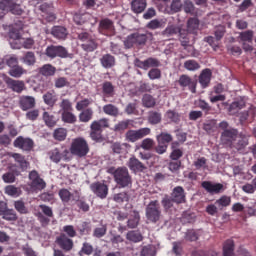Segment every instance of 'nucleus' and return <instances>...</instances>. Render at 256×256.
Masks as SVG:
<instances>
[{"instance_id":"f257e3e1","label":"nucleus","mask_w":256,"mask_h":256,"mask_svg":"<svg viewBox=\"0 0 256 256\" xmlns=\"http://www.w3.org/2000/svg\"><path fill=\"white\" fill-rule=\"evenodd\" d=\"M108 173L113 175L114 181L119 189H125L127 187H131L133 185V178L129 173V169L127 167H111L108 169Z\"/></svg>"},{"instance_id":"f03ea898","label":"nucleus","mask_w":256,"mask_h":256,"mask_svg":"<svg viewBox=\"0 0 256 256\" xmlns=\"http://www.w3.org/2000/svg\"><path fill=\"white\" fill-rule=\"evenodd\" d=\"M103 129H109V118L94 120L90 125V138L96 143L103 141Z\"/></svg>"},{"instance_id":"7ed1b4c3","label":"nucleus","mask_w":256,"mask_h":256,"mask_svg":"<svg viewBox=\"0 0 256 256\" xmlns=\"http://www.w3.org/2000/svg\"><path fill=\"white\" fill-rule=\"evenodd\" d=\"M145 215L148 223H153L154 225L161 221L163 213L161 212V204L159 200H151L145 209Z\"/></svg>"},{"instance_id":"20e7f679","label":"nucleus","mask_w":256,"mask_h":256,"mask_svg":"<svg viewBox=\"0 0 256 256\" xmlns=\"http://www.w3.org/2000/svg\"><path fill=\"white\" fill-rule=\"evenodd\" d=\"M70 153L75 157H87L89 153V143L83 137H78L72 140L70 145Z\"/></svg>"},{"instance_id":"39448f33","label":"nucleus","mask_w":256,"mask_h":256,"mask_svg":"<svg viewBox=\"0 0 256 256\" xmlns=\"http://www.w3.org/2000/svg\"><path fill=\"white\" fill-rule=\"evenodd\" d=\"M149 39V36L147 34L143 33H132L126 37V39L123 41L124 43V49H133V47H143L146 45L147 41Z\"/></svg>"},{"instance_id":"423d86ee","label":"nucleus","mask_w":256,"mask_h":256,"mask_svg":"<svg viewBox=\"0 0 256 256\" xmlns=\"http://www.w3.org/2000/svg\"><path fill=\"white\" fill-rule=\"evenodd\" d=\"M78 41L81 42V48L86 53H93L95 49H97L98 44L97 40L93 38V35L89 34L88 32H81L78 34Z\"/></svg>"},{"instance_id":"0eeeda50","label":"nucleus","mask_w":256,"mask_h":256,"mask_svg":"<svg viewBox=\"0 0 256 256\" xmlns=\"http://www.w3.org/2000/svg\"><path fill=\"white\" fill-rule=\"evenodd\" d=\"M49 159L52 163H61V161H69V149L65 146L54 148L48 152Z\"/></svg>"},{"instance_id":"6e6552de","label":"nucleus","mask_w":256,"mask_h":256,"mask_svg":"<svg viewBox=\"0 0 256 256\" xmlns=\"http://www.w3.org/2000/svg\"><path fill=\"white\" fill-rule=\"evenodd\" d=\"M151 135V128H140L138 130H128L125 134V139L128 143H137V141Z\"/></svg>"},{"instance_id":"1a4fd4ad","label":"nucleus","mask_w":256,"mask_h":256,"mask_svg":"<svg viewBox=\"0 0 256 256\" xmlns=\"http://www.w3.org/2000/svg\"><path fill=\"white\" fill-rule=\"evenodd\" d=\"M0 11L12 13V15H23L21 5L17 4L15 0H0Z\"/></svg>"},{"instance_id":"9d476101","label":"nucleus","mask_w":256,"mask_h":256,"mask_svg":"<svg viewBox=\"0 0 256 256\" xmlns=\"http://www.w3.org/2000/svg\"><path fill=\"white\" fill-rule=\"evenodd\" d=\"M98 33L105 37H113L115 35V23L109 18L101 19L98 25Z\"/></svg>"},{"instance_id":"9b49d317","label":"nucleus","mask_w":256,"mask_h":256,"mask_svg":"<svg viewBox=\"0 0 256 256\" xmlns=\"http://www.w3.org/2000/svg\"><path fill=\"white\" fill-rule=\"evenodd\" d=\"M45 55L46 57H49V59H55L56 57L65 59L69 56V52L67 51V48L61 45H50L46 48Z\"/></svg>"},{"instance_id":"f8f14e48","label":"nucleus","mask_w":256,"mask_h":256,"mask_svg":"<svg viewBox=\"0 0 256 256\" xmlns=\"http://www.w3.org/2000/svg\"><path fill=\"white\" fill-rule=\"evenodd\" d=\"M178 85L181 89H189L192 93H197V80L191 78L187 74H182L177 80Z\"/></svg>"},{"instance_id":"ddd939ff","label":"nucleus","mask_w":256,"mask_h":256,"mask_svg":"<svg viewBox=\"0 0 256 256\" xmlns=\"http://www.w3.org/2000/svg\"><path fill=\"white\" fill-rule=\"evenodd\" d=\"M39 10L42 13L43 19H45L47 23H53V21L57 20V15L55 14V6H53V3H43L40 5Z\"/></svg>"},{"instance_id":"4468645a","label":"nucleus","mask_w":256,"mask_h":256,"mask_svg":"<svg viewBox=\"0 0 256 256\" xmlns=\"http://www.w3.org/2000/svg\"><path fill=\"white\" fill-rule=\"evenodd\" d=\"M29 179L31 181L30 187L34 191H43V189L47 187V183H45V180H43L41 176H39V172H37L36 170H32L29 173Z\"/></svg>"},{"instance_id":"2eb2a0df","label":"nucleus","mask_w":256,"mask_h":256,"mask_svg":"<svg viewBox=\"0 0 256 256\" xmlns=\"http://www.w3.org/2000/svg\"><path fill=\"white\" fill-rule=\"evenodd\" d=\"M90 189L99 199H107V195H109V186L105 183L94 182L90 185Z\"/></svg>"},{"instance_id":"dca6fc26","label":"nucleus","mask_w":256,"mask_h":256,"mask_svg":"<svg viewBox=\"0 0 256 256\" xmlns=\"http://www.w3.org/2000/svg\"><path fill=\"white\" fill-rule=\"evenodd\" d=\"M239 135V130L235 128H229V130H225L221 133V142L223 145H228L231 147L233 143L237 140V136Z\"/></svg>"},{"instance_id":"f3484780","label":"nucleus","mask_w":256,"mask_h":256,"mask_svg":"<svg viewBox=\"0 0 256 256\" xmlns=\"http://www.w3.org/2000/svg\"><path fill=\"white\" fill-rule=\"evenodd\" d=\"M13 145L22 151H31L33 147H35V142H33V139L31 138L19 136L14 140Z\"/></svg>"},{"instance_id":"a211bd4d","label":"nucleus","mask_w":256,"mask_h":256,"mask_svg":"<svg viewBox=\"0 0 256 256\" xmlns=\"http://www.w3.org/2000/svg\"><path fill=\"white\" fill-rule=\"evenodd\" d=\"M201 187L210 193V195H219L225 191V186L221 183H213L211 181H203Z\"/></svg>"},{"instance_id":"6ab92c4d","label":"nucleus","mask_w":256,"mask_h":256,"mask_svg":"<svg viewBox=\"0 0 256 256\" xmlns=\"http://www.w3.org/2000/svg\"><path fill=\"white\" fill-rule=\"evenodd\" d=\"M5 83L8 89H11L14 93H23L25 91V82L23 80H15L10 77L5 78Z\"/></svg>"},{"instance_id":"aec40b11","label":"nucleus","mask_w":256,"mask_h":256,"mask_svg":"<svg viewBox=\"0 0 256 256\" xmlns=\"http://www.w3.org/2000/svg\"><path fill=\"white\" fill-rule=\"evenodd\" d=\"M55 243L62 249V251H65L66 253L71 251L73 249V240L65 234H60L57 238Z\"/></svg>"},{"instance_id":"412c9836","label":"nucleus","mask_w":256,"mask_h":256,"mask_svg":"<svg viewBox=\"0 0 256 256\" xmlns=\"http://www.w3.org/2000/svg\"><path fill=\"white\" fill-rule=\"evenodd\" d=\"M127 167L132 171V173H143L147 166L143 164L137 157L131 156L127 162Z\"/></svg>"},{"instance_id":"4be33fe9","label":"nucleus","mask_w":256,"mask_h":256,"mask_svg":"<svg viewBox=\"0 0 256 256\" xmlns=\"http://www.w3.org/2000/svg\"><path fill=\"white\" fill-rule=\"evenodd\" d=\"M211 77H213V72L211 69L206 68L201 71L198 81L202 87V89H207L209 85L211 84Z\"/></svg>"},{"instance_id":"5701e85b","label":"nucleus","mask_w":256,"mask_h":256,"mask_svg":"<svg viewBox=\"0 0 256 256\" xmlns=\"http://www.w3.org/2000/svg\"><path fill=\"white\" fill-rule=\"evenodd\" d=\"M174 203L177 205H181V203H185L186 201V196H185V189L181 186H176L170 196Z\"/></svg>"},{"instance_id":"b1692460","label":"nucleus","mask_w":256,"mask_h":256,"mask_svg":"<svg viewBox=\"0 0 256 256\" xmlns=\"http://www.w3.org/2000/svg\"><path fill=\"white\" fill-rule=\"evenodd\" d=\"M51 35L59 41H65L69 35V31L65 26H53L51 28Z\"/></svg>"},{"instance_id":"393cba45","label":"nucleus","mask_w":256,"mask_h":256,"mask_svg":"<svg viewBox=\"0 0 256 256\" xmlns=\"http://www.w3.org/2000/svg\"><path fill=\"white\" fill-rule=\"evenodd\" d=\"M19 107L22 111H29L35 107V97L33 96H21L19 98Z\"/></svg>"},{"instance_id":"a878e982","label":"nucleus","mask_w":256,"mask_h":256,"mask_svg":"<svg viewBox=\"0 0 256 256\" xmlns=\"http://www.w3.org/2000/svg\"><path fill=\"white\" fill-rule=\"evenodd\" d=\"M249 145V138L243 134H238L236 137V140L234 143H232V146H230L232 149H236L237 151H243L245 147Z\"/></svg>"},{"instance_id":"bb28decb","label":"nucleus","mask_w":256,"mask_h":256,"mask_svg":"<svg viewBox=\"0 0 256 256\" xmlns=\"http://www.w3.org/2000/svg\"><path fill=\"white\" fill-rule=\"evenodd\" d=\"M75 194L76 196L73 200L76 201L78 209H80V211H83V213L89 212V209H91V207L89 206V203H87V200H85L84 197L80 198L78 191H75Z\"/></svg>"},{"instance_id":"cd10ccee","label":"nucleus","mask_w":256,"mask_h":256,"mask_svg":"<svg viewBox=\"0 0 256 256\" xmlns=\"http://www.w3.org/2000/svg\"><path fill=\"white\" fill-rule=\"evenodd\" d=\"M131 9L133 13H143L147 9V0H132Z\"/></svg>"},{"instance_id":"c85d7f7f","label":"nucleus","mask_w":256,"mask_h":256,"mask_svg":"<svg viewBox=\"0 0 256 256\" xmlns=\"http://www.w3.org/2000/svg\"><path fill=\"white\" fill-rule=\"evenodd\" d=\"M245 107V101H234L232 102L228 107V113L229 115H237L241 109H244Z\"/></svg>"},{"instance_id":"c756f323","label":"nucleus","mask_w":256,"mask_h":256,"mask_svg":"<svg viewBox=\"0 0 256 256\" xmlns=\"http://www.w3.org/2000/svg\"><path fill=\"white\" fill-rule=\"evenodd\" d=\"M100 63L105 69H111V67H115V57L111 54H105L101 57Z\"/></svg>"},{"instance_id":"7c9ffc66","label":"nucleus","mask_w":256,"mask_h":256,"mask_svg":"<svg viewBox=\"0 0 256 256\" xmlns=\"http://www.w3.org/2000/svg\"><path fill=\"white\" fill-rule=\"evenodd\" d=\"M56 72L57 68H55L51 64H45L39 68L40 75H43L44 77H53V75H55Z\"/></svg>"},{"instance_id":"2f4dec72","label":"nucleus","mask_w":256,"mask_h":256,"mask_svg":"<svg viewBox=\"0 0 256 256\" xmlns=\"http://www.w3.org/2000/svg\"><path fill=\"white\" fill-rule=\"evenodd\" d=\"M235 253V242L231 239H228L223 244V255L224 256H233Z\"/></svg>"},{"instance_id":"473e14b6","label":"nucleus","mask_w":256,"mask_h":256,"mask_svg":"<svg viewBox=\"0 0 256 256\" xmlns=\"http://www.w3.org/2000/svg\"><path fill=\"white\" fill-rule=\"evenodd\" d=\"M102 93L104 97H114L115 95V86H113V83L109 81H105L102 84Z\"/></svg>"},{"instance_id":"72a5a7b5","label":"nucleus","mask_w":256,"mask_h":256,"mask_svg":"<svg viewBox=\"0 0 256 256\" xmlns=\"http://www.w3.org/2000/svg\"><path fill=\"white\" fill-rule=\"evenodd\" d=\"M93 109L86 108L78 116L80 123H89L93 119Z\"/></svg>"},{"instance_id":"f704fd0d","label":"nucleus","mask_w":256,"mask_h":256,"mask_svg":"<svg viewBox=\"0 0 256 256\" xmlns=\"http://www.w3.org/2000/svg\"><path fill=\"white\" fill-rule=\"evenodd\" d=\"M43 101L48 107H55V103H57V94L55 92H46L43 95Z\"/></svg>"},{"instance_id":"c9c22d12","label":"nucleus","mask_w":256,"mask_h":256,"mask_svg":"<svg viewBox=\"0 0 256 256\" xmlns=\"http://www.w3.org/2000/svg\"><path fill=\"white\" fill-rule=\"evenodd\" d=\"M102 109L105 115H109L110 117H119V107L113 104H106Z\"/></svg>"},{"instance_id":"e433bc0d","label":"nucleus","mask_w":256,"mask_h":256,"mask_svg":"<svg viewBox=\"0 0 256 256\" xmlns=\"http://www.w3.org/2000/svg\"><path fill=\"white\" fill-rule=\"evenodd\" d=\"M187 31L192 33V35H196L197 31H199V19L189 18L187 21Z\"/></svg>"},{"instance_id":"4c0bfd02","label":"nucleus","mask_w":256,"mask_h":256,"mask_svg":"<svg viewBox=\"0 0 256 256\" xmlns=\"http://www.w3.org/2000/svg\"><path fill=\"white\" fill-rule=\"evenodd\" d=\"M139 221H141V215L139 211L134 210L132 212V218H130L127 223L129 229H136V227L139 226Z\"/></svg>"},{"instance_id":"58836bf2","label":"nucleus","mask_w":256,"mask_h":256,"mask_svg":"<svg viewBox=\"0 0 256 256\" xmlns=\"http://www.w3.org/2000/svg\"><path fill=\"white\" fill-rule=\"evenodd\" d=\"M179 31H181V27L172 24V25H168L162 32V35L164 37H173V35H177L179 33Z\"/></svg>"},{"instance_id":"ea45409f","label":"nucleus","mask_w":256,"mask_h":256,"mask_svg":"<svg viewBox=\"0 0 256 256\" xmlns=\"http://www.w3.org/2000/svg\"><path fill=\"white\" fill-rule=\"evenodd\" d=\"M254 35L253 30H246L239 33L238 39H240L242 43H253Z\"/></svg>"},{"instance_id":"a19ab883","label":"nucleus","mask_w":256,"mask_h":256,"mask_svg":"<svg viewBox=\"0 0 256 256\" xmlns=\"http://www.w3.org/2000/svg\"><path fill=\"white\" fill-rule=\"evenodd\" d=\"M157 143L160 145H168L173 141V136L169 133L162 132L159 135L156 136Z\"/></svg>"},{"instance_id":"79ce46f5","label":"nucleus","mask_w":256,"mask_h":256,"mask_svg":"<svg viewBox=\"0 0 256 256\" xmlns=\"http://www.w3.org/2000/svg\"><path fill=\"white\" fill-rule=\"evenodd\" d=\"M61 119L63 123H69L70 125L77 123V116L71 111L61 112Z\"/></svg>"},{"instance_id":"37998d69","label":"nucleus","mask_w":256,"mask_h":256,"mask_svg":"<svg viewBox=\"0 0 256 256\" xmlns=\"http://www.w3.org/2000/svg\"><path fill=\"white\" fill-rule=\"evenodd\" d=\"M148 121L150 125H159L162 121V115L157 111H150L148 115Z\"/></svg>"},{"instance_id":"c03bdc74","label":"nucleus","mask_w":256,"mask_h":256,"mask_svg":"<svg viewBox=\"0 0 256 256\" xmlns=\"http://www.w3.org/2000/svg\"><path fill=\"white\" fill-rule=\"evenodd\" d=\"M25 73H27V70H25L22 66H19V64L9 70V75L15 79H19V77L25 75Z\"/></svg>"},{"instance_id":"a18cd8bd","label":"nucleus","mask_w":256,"mask_h":256,"mask_svg":"<svg viewBox=\"0 0 256 256\" xmlns=\"http://www.w3.org/2000/svg\"><path fill=\"white\" fill-rule=\"evenodd\" d=\"M14 208L20 215H27V213H29V208L25 205L23 200L14 201Z\"/></svg>"},{"instance_id":"49530a36","label":"nucleus","mask_w":256,"mask_h":256,"mask_svg":"<svg viewBox=\"0 0 256 256\" xmlns=\"http://www.w3.org/2000/svg\"><path fill=\"white\" fill-rule=\"evenodd\" d=\"M4 191L9 197H19L21 195V188L16 187L15 185L6 186Z\"/></svg>"},{"instance_id":"de8ad7c7","label":"nucleus","mask_w":256,"mask_h":256,"mask_svg":"<svg viewBox=\"0 0 256 256\" xmlns=\"http://www.w3.org/2000/svg\"><path fill=\"white\" fill-rule=\"evenodd\" d=\"M42 117L47 127H55V125H57V119L49 112H44Z\"/></svg>"},{"instance_id":"09e8293b","label":"nucleus","mask_w":256,"mask_h":256,"mask_svg":"<svg viewBox=\"0 0 256 256\" xmlns=\"http://www.w3.org/2000/svg\"><path fill=\"white\" fill-rule=\"evenodd\" d=\"M23 63L25 65L33 66L37 63V58L35 57V52L28 51L22 58Z\"/></svg>"},{"instance_id":"8fccbe9b","label":"nucleus","mask_w":256,"mask_h":256,"mask_svg":"<svg viewBox=\"0 0 256 256\" xmlns=\"http://www.w3.org/2000/svg\"><path fill=\"white\" fill-rule=\"evenodd\" d=\"M129 199H131V197L127 192H120L113 196V201H115V203H129Z\"/></svg>"},{"instance_id":"3c124183","label":"nucleus","mask_w":256,"mask_h":256,"mask_svg":"<svg viewBox=\"0 0 256 256\" xmlns=\"http://www.w3.org/2000/svg\"><path fill=\"white\" fill-rule=\"evenodd\" d=\"M166 117L171 121L172 123L179 124L181 122V114H179L175 110H168L166 112Z\"/></svg>"},{"instance_id":"603ef678","label":"nucleus","mask_w":256,"mask_h":256,"mask_svg":"<svg viewBox=\"0 0 256 256\" xmlns=\"http://www.w3.org/2000/svg\"><path fill=\"white\" fill-rule=\"evenodd\" d=\"M131 124V120H123L114 125V131L116 133H123L126 129H129V125Z\"/></svg>"},{"instance_id":"864d4df0","label":"nucleus","mask_w":256,"mask_h":256,"mask_svg":"<svg viewBox=\"0 0 256 256\" xmlns=\"http://www.w3.org/2000/svg\"><path fill=\"white\" fill-rule=\"evenodd\" d=\"M126 239H128V241H132L133 243H139L143 241V235L137 231H130L127 233Z\"/></svg>"},{"instance_id":"5fc2aeb1","label":"nucleus","mask_w":256,"mask_h":256,"mask_svg":"<svg viewBox=\"0 0 256 256\" xmlns=\"http://www.w3.org/2000/svg\"><path fill=\"white\" fill-rule=\"evenodd\" d=\"M182 9L189 15H195V13H197V11L195 10V4H193V2H191L190 0L184 1Z\"/></svg>"},{"instance_id":"6e6d98bb","label":"nucleus","mask_w":256,"mask_h":256,"mask_svg":"<svg viewBox=\"0 0 256 256\" xmlns=\"http://www.w3.org/2000/svg\"><path fill=\"white\" fill-rule=\"evenodd\" d=\"M54 139L56 141H65L67 139V129L65 128H58L53 133Z\"/></svg>"},{"instance_id":"4d7b16f0","label":"nucleus","mask_w":256,"mask_h":256,"mask_svg":"<svg viewBox=\"0 0 256 256\" xmlns=\"http://www.w3.org/2000/svg\"><path fill=\"white\" fill-rule=\"evenodd\" d=\"M60 113H65L67 111H73V104L70 99H62L59 104Z\"/></svg>"},{"instance_id":"13d9d810","label":"nucleus","mask_w":256,"mask_h":256,"mask_svg":"<svg viewBox=\"0 0 256 256\" xmlns=\"http://www.w3.org/2000/svg\"><path fill=\"white\" fill-rule=\"evenodd\" d=\"M77 231L80 235H89L91 233V224L89 222H82L77 226Z\"/></svg>"},{"instance_id":"bf43d9fd","label":"nucleus","mask_w":256,"mask_h":256,"mask_svg":"<svg viewBox=\"0 0 256 256\" xmlns=\"http://www.w3.org/2000/svg\"><path fill=\"white\" fill-rule=\"evenodd\" d=\"M69 85H71V83L65 77H58L54 81V87L56 89H63V87H69Z\"/></svg>"},{"instance_id":"052dcab7","label":"nucleus","mask_w":256,"mask_h":256,"mask_svg":"<svg viewBox=\"0 0 256 256\" xmlns=\"http://www.w3.org/2000/svg\"><path fill=\"white\" fill-rule=\"evenodd\" d=\"M2 219H4L5 221H17V212H15V210L13 209L8 208L5 213L2 214Z\"/></svg>"},{"instance_id":"680f3d73","label":"nucleus","mask_w":256,"mask_h":256,"mask_svg":"<svg viewBox=\"0 0 256 256\" xmlns=\"http://www.w3.org/2000/svg\"><path fill=\"white\" fill-rule=\"evenodd\" d=\"M58 195L62 201V203H69L71 201V197H73V194H71L67 189L62 188L59 190Z\"/></svg>"},{"instance_id":"e2e57ef3","label":"nucleus","mask_w":256,"mask_h":256,"mask_svg":"<svg viewBox=\"0 0 256 256\" xmlns=\"http://www.w3.org/2000/svg\"><path fill=\"white\" fill-rule=\"evenodd\" d=\"M11 157H13V159H14L17 163H19L21 169H27L28 163H27V160H25V156H23V155H21V154H19V153H13V154L11 155Z\"/></svg>"},{"instance_id":"0e129e2a","label":"nucleus","mask_w":256,"mask_h":256,"mask_svg":"<svg viewBox=\"0 0 256 256\" xmlns=\"http://www.w3.org/2000/svg\"><path fill=\"white\" fill-rule=\"evenodd\" d=\"M142 103L144 107L151 109L154 105H156L155 98L151 96V94H145L142 98Z\"/></svg>"},{"instance_id":"69168bd1","label":"nucleus","mask_w":256,"mask_h":256,"mask_svg":"<svg viewBox=\"0 0 256 256\" xmlns=\"http://www.w3.org/2000/svg\"><path fill=\"white\" fill-rule=\"evenodd\" d=\"M184 67L187 69V71H197L198 69H201V65L198 64L196 60L185 61Z\"/></svg>"},{"instance_id":"338daca9","label":"nucleus","mask_w":256,"mask_h":256,"mask_svg":"<svg viewBox=\"0 0 256 256\" xmlns=\"http://www.w3.org/2000/svg\"><path fill=\"white\" fill-rule=\"evenodd\" d=\"M93 254V245L89 242H84L82 248L78 252V255H92Z\"/></svg>"},{"instance_id":"774afa93","label":"nucleus","mask_w":256,"mask_h":256,"mask_svg":"<svg viewBox=\"0 0 256 256\" xmlns=\"http://www.w3.org/2000/svg\"><path fill=\"white\" fill-rule=\"evenodd\" d=\"M215 203L218 207H229L231 205V197L224 195L216 200Z\"/></svg>"}]
</instances>
